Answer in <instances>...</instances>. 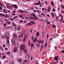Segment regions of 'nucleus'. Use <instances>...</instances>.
<instances>
[{"label": "nucleus", "mask_w": 64, "mask_h": 64, "mask_svg": "<svg viewBox=\"0 0 64 64\" xmlns=\"http://www.w3.org/2000/svg\"><path fill=\"white\" fill-rule=\"evenodd\" d=\"M26 48V46L24 44H21L20 46V49L21 50H23Z\"/></svg>", "instance_id": "nucleus-1"}, {"label": "nucleus", "mask_w": 64, "mask_h": 64, "mask_svg": "<svg viewBox=\"0 0 64 64\" xmlns=\"http://www.w3.org/2000/svg\"><path fill=\"white\" fill-rule=\"evenodd\" d=\"M10 4L9 3H8L6 4V6L8 9L10 8Z\"/></svg>", "instance_id": "nucleus-2"}, {"label": "nucleus", "mask_w": 64, "mask_h": 64, "mask_svg": "<svg viewBox=\"0 0 64 64\" xmlns=\"http://www.w3.org/2000/svg\"><path fill=\"white\" fill-rule=\"evenodd\" d=\"M17 48L16 47H15V48H14L13 50V52H16L17 51Z\"/></svg>", "instance_id": "nucleus-3"}, {"label": "nucleus", "mask_w": 64, "mask_h": 64, "mask_svg": "<svg viewBox=\"0 0 64 64\" xmlns=\"http://www.w3.org/2000/svg\"><path fill=\"white\" fill-rule=\"evenodd\" d=\"M30 15L35 18H38L36 17V15L34 14H30Z\"/></svg>", "instance_id": "nucleus-4"}, {"label": "nucleus", "mask_w": 64, "mask_h": 64, "mask_svg": "<svg viewBox=\"0 0 64 64\" xmlns=\"http://www.w3.org/2000/svg\"><path fill=\"white\" fill-rule=\"evenodd\" d=\"M12 5L14 6V8L16 9L18 8V6L16 5L12 4Z\"/></svg>", "instance_id": "nucleus-5"}, {"label": "nucleus", "mask_w": 64, "mask_h": 64, "mask_svg": "<svg viewBox=\"0 0 64 64\" xmlns=\"http://www.w3.org/2000/svg\"><path fill=\"white\" fill-rule=\"evenodd\" d=\"M23 50L24 52V53L25 54H26L27 53V50H26V49H24V50Z\"/></svg>", "instance_id": "nucleus-6"}, {"label": "nucleus", "mask_w": 64, "mask_h": 64, "mask_svg": "<svg viewBox=\"0 0 64 64\" xmlns=\"http://www.w3.org/2000/svg\"><path fill=\"white\" fill-rule=\"evenodd\" d=\"M58 56H56L54 58L55 60H58Z\"/></svg>", "instance_id": "nucleus-7"}, {"label": "nucleus", "mask_w": 64, "mask_h": 64, "mask_svg": "<svg viewBox=\"0 0 64 64\" xmlns=\"http://www.w3.org/2000/svg\"><path fill=\"white\" fill-rule=\"evenodd\" d=\"M5 18H8L9 17V15L7 14H6L5 15L4 14V16Z\"/></svg>", "instance_id": "nucleus-8"}, {"label": "nucleus", "mask_w": 64, "mask_h": 64, "mask_svg": "<svg viewBox=\"0 0 64 64\" xmlns=\"http://www.w3.org/2000/svg\"><path fill=\"white\" fill-rule=\"evenodd\" d=\"M51 4L52 6H54V2L52 1H51Z\"/></svg>", "instance_id": "nucleus-9"}, {"label": "nucleus", "mask_w": 64, "mask_h": 64, "mask_svg": "<svg viewBox=\"0 0 64 64\" xmlns=\"http://www.w3.org/2000/svg\"><path fill=\"white\" fill-rule=\"evenodd\" d=\"M13 5H12V4H11V5L10 6V8H9V9H10L11 10H12V8H13Z\"/></svg>", "instance_id": "nucleus-10"}, {"label": "nucleus", "mask_w": 64, "mask_h": 64, "mask_svg": "<svg viewBox=\"0 0 64 64\" xmlns=\"http://www.w3.org/2000/svg\"><path fill=\"white\" fill-rule=\"evenodd\" d=\"M4 16V14H2V13L0 14V17L1 16Z\"/></svg>", "instance_id": "nucleus-11"}, {"label": "nucleus", "mask_w": 64, "mask_h": 64, "mask_svg": "<svg viewBox=\"0 0 64 64\" xmlns=\"http://www.w3.org/2000/svg\"><path fill=\"white\" fill-rule=\"evenodd\" d=\"M37 38H36L35 39H34V40H33V42H37Z\"/></svg>", "instance_id": "nucleus-12"}, {"label": "nucleus", "mask_w": 64, "mask_h": 64, "mask_svg": "<svg viewBox=\"0 0 64 64\" xmlns=\"http://www.w3.org/2000/svg\"><path fill=\"white\" fill-rule=\"evenodd\" d=\"M13 36L15 39L16 40H17L16 38V34H13Z\"/></svg>", "instance_id": "nucleus-13"}, {"label": "nucleus", "mask_w": 64, "mask_h": 64, "mask_svg": "<svg viewBox=\"0 0 64 64\" xmlns=\"http://www.w3.org/2000/svg\"><path fill=\"white\" fill-rule=\"evenodd\" d=\"M40 34L39 33V32H38L37 33H36V36L37 37L38 36H39Z\"/></svg>", "instance_id": "nucleus-14"}, {"label": "nucleus", "mask_w": 64, "mask_h": 64, "mask_svg": "<svg viewBox=\"0 0 64 64\" xmlns=\"http://www.w3.org/2000/svg\"><path fill=\"white\" fill-rule=\"evenodd\" d=\"M6 54L7 55H9L10 54V52H6Z\"/></svg>", "instance_id": "nucleus-15"}, {"label": "nucleus", "mask_w": 64, "mask_h": 64, "mask_svg": "<svg viewBox=\"0 0 64 64\" xmlns=\"http://www.w3.org/2000/svg\"><path fill=\"white\" fill-rule=\"evenodd\" d=\"M30 18H32V19H33L35 20H38L37 19H36V18L33 17H32V16Z\"/></svg>", "instance_id": "nucleus-16"}, {"label": "nucleus", "mask_w": 64, "mask_h": 64, "mask_svg": "<svg viewBox=\"0 0 64 64\" xmlns=\"http://www.w3.org/2000/svg\"><path fill=\"white\" fill-rule=\"evenodd\" d=\"M36 45H37V47H40V44L39 43H37Z\"/></svg>", "instance_id": "nucleus-17"}, {"label": "nucleus", "mask_w": 64, "mask_h": 64, "mask_svg": "<svg viewBox=\"0 0 64 64\" xmlns=\"http://www.w3.org/2000/svg\"><path fill=\"white\" fill-rule=\"evenodd\" d=\"M37 42H39V44H41L42 42V40L40 41L39 40H37Z\"/></svg>", "instance_id": "nucleus-18"}, {"label": "nucleus", "mask_w": 64, "mask_h": 64, "mask_svg": "<svg viewBox=\"0 0 64 64\" xmlns=\"http://www.w3.org/2000/svg\"><path fill=\"white\" fill-rule=\"evenodd\" d=\"M48 45V43H46L44 45V48H46Z\"/></svg>", "instance_id": "nucleus-19"}, {"label": "nucleus", "mask_w": 64, "mask_h": 64, "mask_svg": "<svg viewBox=\"0 0 64 64\" xmlns=\"http://www.w3.org/2000/svg\"><path fill=\"white\" fill-rule=\"evenodd\" d=\"M0 48L1 50L3 52L4 51V50L3 48H2V46H0Z\"/></svg>", "instance_id": "nucleus-20"}, {"label": "nucleus", "mask_w": 64, "mask_h": 64, "mask_svg": "<svg viewBox=\"0 0 64 64\" xmlns=\"http://www.w3.org/2000/svg\"><path fill=\"white\" fill-rule=\"evenodd\" d=\"M22 59L20 58H18V60L19 62H21L22 61Z\"/></svg>", "instance_id": "nucleus-21"}, {"label": "nucleus", "mask_w": 64, "mask_h": 64, "mask_svg": "<svg viewBox=\"0 0 64 64\" xmlns=\"http://www.w3.org/2000/svg\"><path fill=\"white\" fill-rule=\"evenodd\" d=\"M7 41L6 42L8 44H9V43H10V41L8 39H7Z\"/></svg>", "instance_id": "nucleus-22"}, {"label": "nucleus", "mask_w": 64, "mask_h": 64, "mask_svg": "<svg viewBox=\"0 0 64 64\" xmlns=\"http://www.w3.org/2000/svg\"><path fill=\"white\" fill-rule=\"evenodd\" d=\"M12 44L14 45L15 46L16 45V44L15 43V41H13V42H12Z\"/></svg>", "instance_id": "nucleus-23"}, {"label": "nucleus", "mask_w": 64, "mask_h": 64, "mask_svg": "<svg viewBox=\"0 0 64 64\" xmlns=\"http://www.w3.org/2000/svg\"><path fill=\"white\" fill-rule=\"evenodd\" d=\"M34 46V44H32V43H31L30 44V46H31L32 47H33Z\"/></svg>", "instance_id": "nucleus-24"}, {"label": "nucleus", "mask_w": 64, "mask_h": 64, "mask_svg": "<svg viewBox=\"0 0 64 64\" xmlns=\"http://www.w3.org/2000/svg\"><path fill=\"white\" fill-rule=\"evenodd\" d=\"M19 11L23 13V11H22V10H19Z\"/></svg>", "instance_id": "nucleus-25"}, {"label": "nucleus", "mask_w": 64, "mask_h": 64, "mask_svg": "<svg viewBox=\"0 0 64 64\" xmlns=\"http://www.w3.org/2000/svg\"><path fill=\"white\" fill-rule=\"evenodd\" d=\"M31 22L32 23V24H35V22L32 21H31Z\"/></svg>", "instance_id": "nucleus-26"}, {"label": "nucleus", "mask_w": 64, "mask_h": 64, "mask_svg": "<svg viewBox=\"0 0 64 64\" xmlns=\"http://www.w3.org/2000/svg\"><path fill=\"white\" fill-rule=\"evenodd\" d=\"M52 18H54V14L53 13H52Z\"/></svg>", "instance_id": "nucleus-27"}, {"label": "nucleus", "mask_w": 64, "mask_h": 64, "mask_svg": "<svg viewBox=\"0 0 64 64\" xmlns=\"http://www.w3.org/2000/svg\"><path fill=\"white\" fill-rule=\"evenodd\" d=\"M20 30V28L19 26L18 28V31H19V30Z\"/></svg>", "instance_id": "nucleus-28"}, {"label": "nucleus", "mask_w": 64, "mask_h": 64, "mask_svg": "<svg viewBox=\"0 0 64 64\" xmlns=\"http://www.w3.org/2000/svg\"><path fill=\"white\" fill-rule=\"evenodd\" d=\"M8 38V37L6 36H4V38Z\"/></svg>", "instance_id": "nucleus-29"}, {"label": "nucleus", "mask_w": 64, "mask_h": 64, "mask_svg": "<svg viewBox=\"0 0 64 64\" xmlns=\"http://www.w3.org/2000/svg\"><path fill=\"white\" fill-rule=\"evenodd\" d=\"M52 26V27L54 28H55V25H53Z\"/></svg>", "instance_id": "nucleus-30"}, {"label": "nucleus", "mask_w": 64, "mask_h": 64, "mask_svg": "<svg viewBox=\"0 0 64 64\" xmlns=\"http://www.w3.org/2000/svg\"><path fill=\"white\" fill-rule=\"evenodd\" d=\"M15 12V10H13V11H12V13H14Z\"/></svg>", "instance_id": "nucleus-31"}, {"label": "nucleus", "mask_w": 64, "mask_h": 64, "mask_svg": "<svg viewBox=\"0 0 64 64\" xmlns=\"http://www.w3.org/2000/svg\"><path fill=\"white\" fill-rule=\"evenodd\" d=\"M32 28H31V30L30 31V32L31 33L32 32Z\"/></svg>", "instance_id": "nucleus-32"}, {"label": "nucleus", "mask_w": 64, "mask_h": 64, "mask_svg": "<svg viewBox=\"0 0 64 64\" xmlns=\"http://www.w3.org/2000/svg\"><path fill=\"white\" fill-rule=\"evenodd\" d=\"M31 38H32V40H33L34 39V36H32V37Z\"/></svg>", "instance_id": "nucleus-33"}, {"label": "nucleus", "mask_w": 64, "mask_h": 64, "mask_svg": "<svg viewBox=\"0 0 64 64\" xmlns=\"http://www.w3.org/2000/svg\"><path fill=\"white\" fill-rule=\"evenodd\" d=\"M30 41H29L28 42V45L29 46H30Z\"/></svg>", "instance_id": "nucleus-34"}, {"label": "nucleus", "mask_w": 64, "mask_h": 64, "mask_svg": "<svg viewBox=\"0 0 64 64\" xmlns=\"http://www.w3.org/2000/svg\"><path fill=\"white\" fill-rule=\"evenodd\" d=\"M52 39H53V38H50V41H51V40H52Z\"/></svg>", "instance_id": "nucleus-35"}, {"label": "nucleus", "mask_w": 64, "mask_h": 64, "mask_svg": "<svg viewBox=\"0 0 64 64\" xmlns=\"http://www.w3.org/2000/svg\"><path fill=\"white\" fill-rule=\"evenodd\" d=\"M0 10H2V8L0 6Z\"/></svg>", "instance_id": "nucleus-36"}, {"label": "nucleus", "mask_w": 64, "mask_h": 64, "mask_svg": "<svg viewBox=\"0 0 64 64\" xmlns=\"http://www.w3.org/2000/svg\"><path fill=\"white\" fill-rule=\"evenodd\" d=\"M44 3L46 4H47V1H45L44 2Z\"/></svg>", "instance_id": "nucleus-37"}, {"label": "nucleus", "mask_w": 64, "mask_h": 64, "mask_svg": "<svg viewBox=\"0 0 64 64\" xmlns=\"http://www.w3.org/2000/svg\"><path fill=\"white\" fill-rule=\"evenodd\" d=\"M7 23L8 24H11V23L10 22H7Z\"/></svg>", "instance_id": "nucleus-38"}, {"label": "nucleus", "mask_w": 64, "mask_h": 64, "mask_svg": "<svg viewBox=\"0 0 64 64\" xmlns=\"http://www.w3.org/2000/svg\"><path fill=\"white\" fill-rule=\"evenodd\" d=\"M38 4H41V3H40V0H38Z\"/></svg>", "instance_id": "nucleus-39"}, {"label": "nucleus", "mask_w": 64, "mask_h": 64, "mask_svg": "<svg viewBox=\"0 0 64 64\" xmlns=\"http://www.w3.org/2000/svg\"><path fill=\"white\" fill-rule=\"evenodd\" d=\"M27 24V25H31V24L30 23H28Z\"/></svg>", "instance_id": "nucleus-40"}, {"label": "nucleus", "mask_w": 64, "mask_h": 64, "mask_svg": "<svg viewBox=\"0 0 64 64\" xmlns=\"http://www.w3.org/2000/svg\"><path fill=\"white\" fill-rule=\"evenodd\" d=\"M18 40H19V41L20 42L21 41V39L20 38H19Z\"/></svg>", "instance_id": "nucleus-41"}, {"label": "nucleus", "mask_w": 64, "mask_h": 64, "mask_svg": "<svg viewBox=\"0 0 64 64\" xmlns=\"http://www.w3.org/2000/svg\"><path fill=\"white\" fill-rule=\"evenodd\" d=\"M44 41L42 40V44H44Z\"/></svg>", "instance_id": "nucleus-42"}, {"label": "nucleus", "mask_w": 64, "mask_h": 64, "mask_svg": "<svg viewBox=\"0 0 64 64\" xmlns=\"http://www.w3.org/2000/svg\"><path fill=\"white\" fill-rule=\"evenodd\" d=\"M20 23H22V21L21 20H20Z\"/></svg>", "instance_id": "nucleus-43"}, {"label": "nucleus", "mask_w": 64, "mask_h": 64, "mask_svg": "<svg viewBox=\"0 0 64 64\" xmlns=\"http://www.w3.org/2000/svg\"><path fill=\"white\" fill-rule=\"evenodd\" d=\"M4 20H6V21H8V19H6V18L5 19H4Z\"/></svg>", "instance_id": "nucleus-44"}, {"label": "nucleus", "mask_w": 64, "mask_h": 64, "mask_svg": "<svg viewBox=\"0 0 64 64\" xmlns=\"http://www.w3.org/2000/svg\"><path fill=\"white\" fill-rule=\"evenodd\" d=\"M48 37H49V36L48 34H47V38H48Z\"/></svg>", "instance_id": "nucleus-45"}, {"label": "nucleus", "mask_w": 64, "mask_h": 64, "mask_svg": "<svg viewBox=\"0 0 64 64\" xmlns=\"http://www.w3.org/2000/svg\"><path fill=\"white\" fill-rule=\"evenodd\" d=\"M14 29L16 30H17V27H16L14 28Z\"/></svg>", "instance_id": "nucleus-46"}, {"label": "nucleus", "mask_w": 64, "mask_h": 64, "mask_svg": "<svg viewBox=\"0 0 64 64\" xmlns=\"http://www.w3.org/2000/svg\"><path fill=\"white\" fill-rule=\"evenodd\" d=\"M14 26H16V25L15 24H14V23H13L12 24Z\"/></svg>", "instance_id": "nucleus-47"}, {"label": "nucleus", "mask_w": 64, "mask_h": 64, "mask_svg": "<svg viewBox=\"0 0 64 64\" xmlns=\"http://www.w3.org/2000/svg\"><path fill=\"white\" fill-rule=\"evenodd\" d=\"M6 24H4V27H6Z\"/></svg>", "instance_id": "nucleus-48"}, {"label": "nucleus", "mask_w": 64, "mask_h": 64, "mask_svg": "<svg viewBox=\"0 0 64 64\" xmlns=\"http://www.w3.org/2000/svg\"><path fill=\"white\" fill-rule=\"evenodd\" d=\"M41 15H43V16H45V15L43 14H41Z\"/></svg>", "instance_id": "nucleus-49"}, {"label": "nucleus", "mask_w": 64, "mask_h": 64, "mask_svg": "<svg viewBox=\"0 0 64 64\" xmlns=\"http://www.w3.org/2000/svg\"><path fill=\"white\" fill-rule=\"evenodd\" d=\"M40 6L41 7H42V5L41 4H40Z\"/></svg>", "instance_id": "nucleus-50"}, {"label": "nucleus", "mask_w": 64, "mask_h": 64, "mask_svg": "<svg viewBox=\"0 0 64 64\" xmlns=\"http://www.w3.org/2000/svg\"><path fill=\"white\" fill-rule=\"evenodd\" d=\"M35 4L36 5H38V4H39L38 3H35Z\"/></svg>", "instance_id": "nucleus-51"}, {"label": "nucleus", "mask_w": 64, "mask_h": 64, "mask_svg": "<svg viewBox=\"0 0 64 64\" xmlns=\"http://www.w3.org/2000/svg\"><path fill=\"white\" fill-rule=\"evenodd\" d=\"M56 20H58V17L57 16V17H56Z\"/></svg>", "instance_id": "nucleus-52"}, {"label": "nucleus", "mask_w": 64, "mask_h": 64, "mask_svg": "<svg viewBox=\"0 0 64 64\" xmlns=\"http://www.w3.org/2000/svg\"><path fill=\"white\" fill-rule=\"evenodd\" d=\"M23 41L24 42H25V38H24L23 40Z\"/></svg>", "instance_id": "nucleus-53"}, {"label": "nucleus", "mask_w": 64, "mask_h": 64, "mask_svg": "<svg viewBox=\"0 0 64 64\" xmlns=\"http://www.w3.org/2000/svg\"><path fill=\"white\" fill-rule=\"evenodd\" d=\"M5 50H8V48H5Z\"/></svg>", "instance_id": "nucleus-54"}, {"label": "nucleus", "mask_w": 64, "mask_h": 64, "mask_svg": "<svg viewBox=\"0 0 64 64\" xmlns=\"http://www.w3.org/2000/svg\"><path fill=\"white\" fill-rule=\"evenodd\" d=\"M19 17H23V16H22L20 15V16H19Z\"/></svg>", "instance_id": "nucleus-55"}, {"label": "nucleus", "mask_w": 64, "mask_h": 64, "mask_svg": "<svg viewBox=\"0 0 64 64\" xmlns=\"http://www.w3.org/2000/svg\"><path fill=\"white\" fill-rule=\"evenodd\" d=\"M37 13H40V12H40L39 10H38L37 11Z\"/></svg>", "instance_id": "nucleus-56"}, {"label": "nucleus", "mask_w": 64, "mask_h": 64, "mask_svg": "<svg viewBox=\"0 0 64 64\" xmlns=\"http://www.w3.org/2000/svg\"><path fill=\"white\" fill-rule=\"evenodd\" d=\"M12 15L13 16H15V14H12Z\"/></svg>", "instance_id": "nucleus-57"}, {"label": "nucleus", "mask_w": 64, "mask_h": 64, "mask_svg": "<svg viewBox=\"0 0 64 64\" xmlns=\"http://www.w3.org/2000/svg\"><path fill=\"white\" fill-rule=\"evenodd\" d=\"M55 11V9H54H54H53V11L54 12Z\"/></svg>", "instance_id": "nucleus-58"}, {"label": "nucleus", "mask_w": 64, "mask_h": 64, "mask_svg": "<svg viewBox=\"0 0 64 64\" xmlns=\"http://www.w3.org/2000/svg\"><path fill=\"white\" fill-rule=\"evenodd\" d=\"M10 20H11L13 21V18H11L10 19Z\"/></svg>", "instance_id": "nucleus-59"}, {"label": "nucleus", "mask_w": 64, "mask_h": 64, "mask_svg": "<svg viewBox=\"0 0 64 64\" xmlns=\"http://www.w3.org/2000/svg\"><path fill=\"white\" fill-rule=\"evenodd\" d=\"M29 61H30L29 60H28L27 61V62L28 63V62H29Z\"/></svg>", "instance_id": "nucleus-60"}, {"label": "nucleus", "mask_w": 64, "mask_h": 64, "mask_svg": "<svg viewBox=\"0 0 64 64\" xmlns=\"http://www.w3.org/2000/svg\"><path fill=\"white\" fill-rule=\"evenodd\" d=\"M60 16H61L62 18L63 17V16H62V15H60Z\"/></svg>", "instance_id": "nucleus-61"}, {"label": "nucleus", "mask_w": 64, "mask_h": 64, "mask_svg": "<svg viewBox=\"0 0 64 64\" xmlns=\"http://www.w3.org/2000/svg\"><path fill=\"white\" fill-rule=\"evenodd\" d=\"M62 53H64V50H62Z\"/></svg>", "instance_id": "nucleus-62"}, {"label": "nucleus", "mask_w": 64, "mask_h": 64, "mask_svg": "<svg viewBox=\"0 0 64 64\" xmlns=\"http://www.w3.org/2000/svg\"><path fill=\"white\" fill-rule=\"evenodd\" d=\"M61 12L63 13H64V11H63L62 10H61Z\"/></svg>", "instance_id": "nucleus-63"}, {"label": "nucleus", "mask_w": 64, "mask_h": 64, "mask_svg": "<svg viewBox=\"0 0 64 64\" xmlns=\"http://www.w3.org/2000/svg\"><path fill=\"white\" fill-rule=\"evenodd\" d=\"M63 17H62V18H61V20L62 21L63 20Z\"/></svg>", "instance_id": "nucleus-64"}]
</instances>
